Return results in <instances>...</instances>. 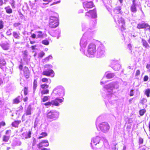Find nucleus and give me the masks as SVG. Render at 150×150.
Returning a JSON list of instances; mask_svg holds the SVG:
<instances>
[{
  "instance_id": "774afa93",
  "label": "nucleus",
  "mask_w": 150,
  "mask_h": 150,
  "mask_svg": "<svg viewBox=\"0 0 150 150\" xmlns=\"http://www.w3.org/2000/svg\"><path fill=\"white\" fill-rule=\"evenodd\" d=\"M60 2V0H59L58 1H56L55 2H54L51 5H54L56 4H58V3H59V2Z\"/></svg>"
},
{
  "instance_id": "69168bd1",
  "label": "nucleus",
  "mask_w": 150,
  "mask_h": 150,
  "mask_svg": "<svg viewBox=\"0 0 150 150\" xmlns=\"http://www.w3.org/2000/svg\"><path fill=\"white\" fill-rule=\"evenodd\" d=\"M19 68L20 70H22L23 68V65L22 64H21L19 65Z\"/></svg>"
},
{
  "instance_id": "aec40b11",
  "label": "nucleus",
  "mask_w": 150,
  "mask_h": 150,
  "mask_svg": "<svg viewBox=\"0 0 150 150\" xmlns=\"http://www.w3.org/2000/svg\"><path fill=\"white\" fill-rule=\"evenodd\" d=\"M24 74L26 79L29 78L30 76L29 71L28 68L25 67L23 69Z\"/></svg>"
},
{
  "instance_id": "1a4fd4ad",
  "label": "nucleus",
  "mask_w": 150,
  "mask_h": 150,
  "mask_svg": "<svg viewBox=\"0 0 150 150\" xmlns=\"http://www.w3.org/2000/svg\"><path fill=\"white\" fill-rule=\"evenodd\" d=\"M86 33H85L83 35L82 38H81L80 45L81 47L80 50L82 53V51H84L83 49L85 48L88 44V41L86 38Z\"/></svg>"
},
{
  "instance_id": "8fccbe9b",
  "label": "nucleus",
  "mask_w": 150,
  "mask_h": 150,
  "mask_svg": "<svg viewBox=\"0 0 150 150\" xmlns=\"http://www.w3.org/2000/svg\"><path fill=\"white\" fill-rule=\"evenodd\" d=\"M145 28L147 29L150 30V26L148 25L147 23H145L144 26V28Z\"/></svg>"
},
{
  "instance_id": "338daca9",
  "label": "nucleus",
  "mask_w": 150,
  "mask_h": 150,
  "mask_svg": "<svg viewBox=\"0 0 150 150\" xmlns=\"http://www.w3.org/2000/svg\"><path fill=\"white\" fill-rule=\"evenodd\" d=\"M4 4L3 0H0V6H2Z\"/></svg>"
},
{
  "instance_id": "4be33fe9",
  "label": "nucleus",
  "mask_w": 150,
  "mask_h": 150,
  "mask_svg": "<svg viewBox=\"0 0 150 150\" xmlns=\"http://www.w3.org/2000/svg\"><path fill=\"white\" fill-rule=\"evenodd\" d=\"M53 73L54 71L52 70L49 69L44 71L43 72L42 74L44 75L50 76Z\"/></svg>"
},
{
  "instance_id": "c03bdc74",
  "label": "nucleus",
  "mask_w": 150,
  "mask_h": 150,
  "mask_svg": "<svg viewBox=\"0 0 150 150\" xmlns=\"http://www.w3.org/2000/svg\"><path fill=\"white\" fill-rule=\"evenodd\" d=\"M48 85L47 84H42L41 85V87L43 89L47 88L48 87Z\"/></svg>"
},
{
  "instance_id": "2eb2a0df",
  "label": "nucleus",
  "mask_w": 150,
  "mask_h": 150,
  "mask_svg": "<svg viewBox=\"0 0 150 150\" xmlns=\"http://www.w3.org/2000/svg\"><path fill=\"white\" fill-rule=\"evenodd\" d=\"M85 16L88 17H91L92 18H95L97 16L96 10L94 9L87 12L86 13Z\"/></svg>"
},
{
  "instance_id": "bf43d9fd",
  "label": "nucleus",
  "mask_w": 150,
  "mask_h": 150,
  "mask_svg": "<svg viewBox=\"0 0 150 150\" xmlns=\"http://www.w3.org/2000/svg\"><path fill=\"white\" fill-rule=\"evenodd\" d=\"M20 25V23H16L14 24V26L16 27L19 26Z\"/></svg>"
},
{
  "instance_id": "a19ab883",
  "label": "nucleus",
  "mask_w": 150,
  "mask_h": 150,
  "mask_svg": "<svg viewBox=\"0 0 150 150\" xmlns=\"http://www.w3.org/2000/svg\"><path fill=\"white\" fill-rule=\"evenodd\" d=\"M50 97L49 96H45L42 98L43 102H45L48 100Z\"/></svg>"
},
{
  "instance_id": "ea45409f",
  "label": "nucleus",
  "mask_w": 150,
  "mask_h": 150,
  "mask_svg": "<svg viewBox=\"0 0 150 150\" xmlns=\"http://www.w3.org/2000/svg\"><path fill=\"white\" fill-rule=\"evenodd\" d=\"M42 81L43 82H46L47 83V82H49L50 83L51 82L50 80V79L49 80V81L48 80V79H47L46 78H45L42 79Z\"/></svg>"
},
{
  "instance_id": "a878e982",
  "label": "nucleus",
  "mask_w": 150,
  "mask_h": 150,
  "mask_svg": "<svg viewBox=\"0 0 150 150\" xmlns=\"http://www.w3.org/2000/svg\"><path fill=\"white\" fill-rule=\"evenodd\" d=\"M20 33H17L16 32L14 31L13 33V35L14 37L18 39L20 38Z\"/></svg>"
},
{
  "instance_id": "2f4dec72",
  "label": "nucleus",
  "mask_w": 150,
  "mask_h": 150,
  "mask_svg": "<svg viewBox=\"0 0 150 150\" xmlns=\"http://www.w3.org/2000/svg\"><path fill=\"white\" fill-rule=\"evenodd\" d=\"M150 89L148 88L145 90L144 92V94L146 95L147 97H150Z\"/></svg>"
},
{
  "instance_id": "c85d7f7f",
  "label": "nucleus",
  "mask_w": 150,
  "mask_h": 150,
  "mask_svg": "<svg viewBox=\"0 0 150 150\" xmlns=\"http://www.w3.org/2000/svg\"><path fill=\"white\" fill-rule=\"evenodd\" d=\"M103 144L104 146L106 148H108L109 147V145L108 143V142L107 141V140L106 139H104L103 140V141H102V142H101V146H103Z\"/></svg>"
},
{
  "instance_id": "09e8293b",
  "label": "nucleus",
  "mask_w": 150,
  "mask_h": 150,
  "mask_svg": "<svg viewBox=\"0 0 150 150\" xmlns=\"http://www.w3.org/2000/svg\"><path fill=\"white\" fill-rule=\"evenodd\" d=\"M127 47L128 49L132 52V47L131 44H129L128 45Z\"/></svg>"
},
{
  "instance_id": "f3484780",
  "label": "nucleus",
  "mask_w": 150,
  "mask_h": 150,
  "mask_svg": "<svg viewBox=\"0 0 150 150\" xmlns=\"http://www.w3.org/2000/svg\"><path fill=\"white\" fill-rule=\"evenodd\" d=\"M31 132L30 131L28 132H26L22 134L21 137L23 139H26L31 137Z\"/></svg>"
},
{
  "instance_id": "58836bf2",
  "label": "nucleus",
  "mask_w": 150,
  "mask_h": 150,
  "mask_svg": "<svg viewBox=\"0 0 150 150\" xmlns=\"http://www.w3.org/2000/svg\"><path fill=\"white\" fill-rule=\"evenodd\" d=\"M42 43L45 45H48L49 44V41L46 40H43L42 41Z\"/></svg>"
},
{
  "instance_id": "20e7f679",
  "label": "nucleus",
  "mask_w": 150,
  "mask_h": 150,
  "mask_svg": "<svg viewBox=\"0 0 150 150\" xmlns=\"http://www.w3.org/2000/svg\"><path fill=\"white\" fill-rule=\"evenodd\" d=\"M97 22L96 20H94L91 21L89 23V25L83 23L82 24V30L83 31H86L88 32H90L92 30H93L95 27Z\"/></svg>"
},
{
  "instance_id": "a211bd4d",
  "label": "nucleus",
  "mask_w": 150,
  "mask_h": 150,
  "mask_svg": "<svg viewBox=\"0 0 150 150\" xmlns=\"http://www.w3.org/2000/svg\"><path fill=\"white\" fill-rule=\"evenodd\" d=\"M49 146V143L47 140H44L41 142L38 145V148H41L42 146Z\"/></svg>"
},
{
  "instance_id": "f03ea898",
  "label": "nucleus",
  "mask_w": 150,
  "mask_h": 150,
  "mask_svg": "<svg viewBox=\"0 0 150 150\" xmlns=\"http://www.w3.org/2000/svg\"><path fill=\"white\" fill-rule=\"evenodd\" d=\"M102 117L99 116L96 121V126L97 129L101 130L103 133H106L109 131L110 127L108 122H104L99 123V122L101 120Z\"/></svg>"
},
{
  "instance_id": "79ce46f5",
  "label": "nucleus",
  "mask_w": 150,
  "mask_h": 150,
  "mask_svg": "<svg viewBox=\"0 0 150 150\" xmlns=\"http://www.w3.org/2000/svg\"><path fill=\"white\" fill-rule=\"evenodd\" d=\"M4 23L3 21L1 20H0V30L3 29L4 27Z\"/></svg>"
},
{
  "instance_id": "c756f323",
  "label": "nucleus",
  "mask_w": 150,
  "mask_h": 150,
  "mask_svg": "<svg viewBox=\"0 0 150 150\" xmlns=\"http://www.w3.org/2000/svg\"><path fill=\"white\" fill-rule=\"evenodd\" d=\"M36 33L38 34L37 35L38 38H42L43 37V34L42 31H37L36 32Z\"/></svg>"
},
{
  "instance_id": "052dcab7",
  "label": "nucleus",
  "mask_w": 150,
  "mask_h": 150,
  "mask_svg": "<svg viewBox=\"0 0 150 150\" xmlns=\"http://www.w3.org/2000/svg\"><path fill=\"white\" fill-rule=\"evenodd\" d=\"M130 96H132L134 95V92L133 90H131L130 92Z\"/></svg>"
},
{
  "instance_id": "0eeeda50",
  "label": "nucleus",
  "mask_w": 150,
  "mask_h": 150,
  "mask_svg": "<svg viewBox=\"0 0 150 150\" xmlns=\"http://www.w3.org/2000/svg\"><path fill=\"white\" fill-rule=\"evenodd\" d=\"M59 24L58 18L56 16H51L49 21V26L51 28H55Z\"/></svg>"
},
{
  "instance_id": "e433bc0d",
  "label": "nucleus",
  "mask_w": 150,
  "mask_h": 150,
  "mask_svg": "<svg viewBox=\"0 0 150 150\" xmlns=\"http://www.w3.org/2000/svg\"><path fill=\"white\" fill-rule=\"evenodd\" d=\"M49 93V91L47 89L42 90L41 91V93L42 95L43 94H47Z\"/></svg>"
},
{
  "instance_id": "4d7b16f0",
  "label": "nucleus",
  "mask_w": 150,
  "mask_h": 150,
  "mask_svg": "<svg viewBox=\"0 0 150 150\" xmlns=\"http://www.w3.org/2000/svg\"><path fill=\"white\" fill-rule=\"evenodd\" d=\"M143 139L142 138H140L139 139V144H141L143 143Z\"/></svg>"
},
{
  "instance_id": "3c124183",
  "label": "nucleus",
  "mask_w": 150,
  "mask_h": 150,
  "mask_svg": "<svg viewBox=\"0 0 150 150\" xmlns=\"http://www.w3.org/2000/svg\"><path fill=\"white\" fill-rule=\"evenodd\" d=\"M45 55V53L44 52H41L39 53L38 55L39 57L42 58Z\"/></svg>"
},
{
  "instance_id": "37998d69",
  "label": "nucleus",
  "mask_w": 150,
  "mask_h": 150,
  "mask_svg": "<svg viewBox=\"0 0 150 150\" xmlns=\"http://www.w3.org/2000/svg\"><path fill=\"white\" fill-rule=\"evenodd\" d=\"M146 112V110L144 109L141 110L139 111L140 115L141 116L143 115Z\"/></svg>"
},
{
  "instance_id": "e2e57ef3",
  "label": "nucleus",
  "mask_w": 150,
  "mask_h": 150,
  "mask_svg": "<svg viewBox=\"0 0 150 150\" xmlns=\"http://www.w3.org/2000/svg\"><path fill=\"white\" fill-rule=\"evenodd\" d=\"M31 37L33 38L34 39L36 37V35L35 34L33 33L31 35Z\"/></svg>"
},
{
  "instance_id": "393cba45",
  "label": "nucleus",
  "mask_w": 150,
  "mask_h": 150,
  "mask_svg": "<svg viewBox=\"0 0 150 150\" xmlns=\"http://www.w3.org/2000/svg\"><path fill=\"white\" fill-rule=\"evenodd\" d=\"M105 75L106 77L108 79H111L114 76V74L113 73H111L109 72H107L105 73Z\"/></svg>"
},
{
  "instance_id": "6e6552de",
  "label": "nucleus",
  "mask_w": 150,
  "mask_h": 150,
  "mask_svg": "<svg viewBox=\"0 0 150 150\" xmlns=\"http://www.w3.org/2000/svg\"><path fill=\"white\" fill-rule=\"evenodd\" d=\"M59 112L55 110H51L47 114V119L51 120V121L55 120L57 119L59 116Z\"/></svg>"
},
{
  "instance_id": "4468645a",
  "label": "nucleus",
  "mask_w": 150,
  "mask_h": 150,
  "mask_svg": "<svg viewBox=\"0 0 150 150\" xmlns=\"http://www.w3.org/2000/svg\"><path fill=\"white\" fill-rule=\"evenodd\" d=\"M64 98L60 99L58 98H56L54 100H52V106L53 105L56 106H59L60 103H61L64 101Z\"/></svg>"
},
{
  "instance_id": "bb28decb",
  "label": "nucleus",
  "mask_w": 150,
  "mask_h": 150,
  "mask_svg": "<svg viewBox=\"0 0 150 150\" xmlns=\"http://www.w3.org/2000/svg\"><path fill=\"white\" fill-rule=\"evenodd\" d=\"M10 135H4L2 137V140L5 142H8L9 139Z\"/></svg>"
},
{
  "instance_id": "9d476101",
  "label": "nucleus",
  "mask_w": 150,
  "mask_h": 150,
  "mask_svg": "<svg viewBox=\"0 0 150 150\" xmlns=\"http://www.w3.org/2000/svg\"><path fill=\"white\" fill-rule=\"evenodd\" d=\"M105 50L104 45L100 44L98 47L97 51L96 57L98 58H100L103 57L105 53Z\"/></svg>"
},
{
  "instance_id": "7c9ffc66",
  "label": "nucleus",
  "mask_w": 150,
  "mask_h": 150,
  "mask_svg": "<svg viewBox=\"0 0 150 150\" xmlns=\"http://www.w3.org/2000/svg\"><path fill=\"white\" fill-rule=\"evenodd\" d=\"M6 12L8 13H11L12 12V9L8 6L5 7L4 8Z\"/></svg>"
},
{
  "instance_id": "49530a36",
  "label": "nucleus",
  "mask_w": 150,
  "mask_h": 150,
  "mask_svg": "<svg viewBox=\"0 0 150 150\" xmlns=\"http://www.w3.org/2000/svg\"><path fill=\"white\" fill-rule=\"evenodd\" d=\"M45 106H52V101L48 102H47L44 104Z\"/></svg>"
},
{
  "instance_id": "de8ad7c7",
  "label": "nucleus",
  "mask_w": 150,
  "mask_h": 150,
  "mask_svg": "<svg viewBox=\"0 0 150 150\" xmlns=\"http://www.w3.org/2000/svg\"><path fill=\"white\" fill-rule=\"evenodd\" d=\"M11 29H9L6 32V34L7 35H11Z\"/></svg>"
},
{
  "instance_id": "72a5a7b5",
  "label": "nucleus",
  "mask_w": 150,
  "mask_h": 150,
  "mask_svg": "<svg viewBox=\"0 0 150 150\" xmlns=\"http://www.w3.org/2000/svg\"><path fill=\"white\" fill-rule=\"evenodd\" d=\"M20 96H19L14 99L13 100V103L16 104L20 102Z\"/></svg>"
},
{
  "instance_id": "603ef678",
  "label": "nucleus",
  "mask_w": 150,
  "mask_h": 150,
  "mask_svg": "<svg viewBox=\"0 0 150 150\" xmlns=\"http://www.w3.org/2000/svg\"><path fill=\"white\" fill-rule=\"evenodd\" d=\"M6 64V62L4 59L1 60L0 61V64H2L3 65H5Z\"/></svg>"
},
{
  "instance_id": "5fc2aeb1",
  "label": "nucleus",
  "mask_w": 150,
  "mask_h": 150,
  "mask_svg": "<svg viewBox=\"0 0 150 150\" xmlns=\"http://www.w3.org/2000/svg\"><path fill=\"white\" fill-rule=\"evenodd\" d=\"M140 74V71L139 70H137L136 71V73L135 74V76H138Z\"/></svg>"
},
{
  "instance_id": "ddd939ff",
  "label": "nucleus",
  "mask_w": 150,
  "mask_h": 150,
  "mask_svg": "<svg viewBox=\"0 0 150 150\" xmlns=\"http://www.w3.org/2000/svg\"><path fill=\"white\" fill-rule=\"evenodd\" d=\"M83 6L86 10H88V9L92 8L93 6V4L91 1H86L83 2Z\"/></svg>"
},
{
  "instance_id": "680f3d73",
  "label": "nucleus",
  "mask_w": 150,
  "mask_h": 150,
  "mask_svg": "<svg viewBox=\"0 0 150 150\" xmlns=\"http://www.w3.org/2000/svg\"><path fill=\"white\" fill-rule=\"evenodd\" d=\"M5 125V123L4 122L2 121L0 122V125L1 126H4Z\"/></svg>"
},
{
  "instance_id": "c9c22d12",
  "label": "nucleus",
  "mask_w": 150,
  "mask_h": 150,
  "mask_svg": "<svg viewBox=\"0 0 150 150\" xmlns=\"http://www.w3.org/2000/svg\"><path fill=\"white\" fill-rule=\"evenodd\" d=\"M37 86V82L36 79H35L33 82V89L35 91L36 89Z\"/></svg>"
},
{
  "instance_id": "412c9836",
  "label": "nucleus",
  "mask_w": 150,
  "mask_h": 150,
  "mask_svg": "<svg viewBox=\"0 0 150 150\" xmlns=\"http://www.w3.org/2000/svg\"><path fill=\"white\" fill-rule=\"evenodd\" d=\"M136 4L135 0H133L132 4L131 7V10L132 12L136 13L137 11V8L136 7Z\"/></svg>"
},
{
  "instance_id": "f704fd0d",
  "label": "nucleus",
  "mask_w": 150,
  "mask_h": 150,
  "mask_svg": "<svg viewBox=\"0 0 150 150\" xmlns=\"http://www.w3.org/2000/svg\"><path fill=\"white\" fill-rule=\"evenodd\" d=\"M145 23H143L142 24L139 23L137 25V28L139 29L144 28Z\"/></svg>"
},
{
  "instance_id": "6e6d98bb",
  "label": "nucleus",
  "mask_w": 150,
  "mask_h": 150,
  "mask_svg": "<svg viewBox=\"0 0 150 150\" xmlns=\"http://www.w3.org/2000/svg\"><path fill=\"white\" fill-rule=\"evenodd\" d=\"M11 133V130H6V135H10V134Z\"/></svg>"
},
{
  "instance_id": "f257e3e1",
  "label": "nucleus",
  "mask_w": 150,
  "mask_h": 150,
  "mask_svg": "<svg viewBox=\"0 0 150 150\" xmlns=\"http://www.w3.org/2000/svg\"><path fill=\"white\" fill-rule=\"evenodd\" d=\"M119 87L118 83L116 82L110 83L104 86L105 91L107 93L105 96H103L105 99L110 103H114L117 102V97L112 94L113 89H117Z\"/></svg>"
},
{
  "instance_id": "473e14b6",
  "label": "nucleus",
  "mask_w": 150,
  "mask_h": 150,
  "mask_svg": "<svg viewBox=\"0 0 150 150\" xmlns=\"http://www.w3.org/2000/svg\"><path fill=\"white\" fill-rule=\"evenodd\" d=\"M52 58V56L50 55L48 56V57H46L45 59H44L43 60L44 62H48L50 59H51Z\"/></svg>"
},
{
  "instance_id": "b1692460",
  "label": "nucleus",
  "mask_w": 150,
  "mask_h": 150,
  "mask_svg": "<svg viewBox=\"0 0 150 150\" xmlns=\"http://www.w3.org/2000/svg\"><path fill=\"white\" fill-rule=\"evenodd\" d=\"M142 42L143 46L146 48H148L150 47V46L148 44L147 42L144 39H142Z\"/></svg>"
},
{
  "instance_id": "9b49d317",
  "label": "nucleus",
  "mask_w": 150,
  "mask_h": 150,
  "mask_svg": "<svg viewBox=\"0 0 150 150\" xmlns=\"http://www.w3.org/2000/svg\"><path fill=\"white\" fill-rule=\"evenodd\" d=\"M102 140H101L100 138L98 136L93 137L91 139V142L90 143L91 147L93 149V145H96L98 144L101 143Z\"/></svg>"
},
{
  "instance_id": "dca6fc26",
  "label": "nucleus",
  "mask_w": 150,
  "mask_h": 150,
  "mask_svg": "<svg viewBox=\"0 0 150 150\" xmlns=\"http://www.w3.org/2000/svg\"><path fill=\"white\" fill-rule=\"evenodd\" d=\"M0 45L3 49L5 50H8L10 47V44L7 42L1 43Z\"/></svg>"
},
{
  "instance_id": "a18cd8bd",
  "label": "nucleus",
  "mask_w": 150,
  "mask_h": 150,
  "mask_svg": "<svg viewBox=\"0 0 150 150\" xmlns=\"http://www.w3.org/2000/svg\"><path fill=\"white\" fill-rule=\"evenodd\" d=\"M43 1L45 2V3H41V4H47L49 2H51L52 0H42Z\"/></svg>"
},
{
  "instance_id": "f8f14e48",
  "label": "nucleus",
  "mask_w": 150,
  "mask_h": 150,
  "mask_svg": "<svg viewBox=\"0 0 150 150\" xmlns=\"http://www.w3.org/2000/svg\"><path fill=\"white\" fill-rule=\"evenodd\" d=\"M111 67L115 71H118L120 69L121 66L117 61L113 60L111 62Z\"/></svg>"
},
{
  "instance_id": "6ab92c4d",
  "label": "nucleus",
  "mask_w": 150,
  "mask_h": 150,
  "mask_svg": "<svg viewBox=\"0 0 150 150\" xmlns=\"http://www.w3.org/2000/svg\"><path fill=\"white\" fill-rule=\"evenodd\" d=\"M32 108L30 105H29L27 109L25 110V113H24L22 116V118L24 117L25 116L30 115L31 114V110Z\"/></svg>"
},
{
  "instance_id": "423d86ee",
  "label": "nucleus",
  "mask_w": 150,
  "mask_h": 150,
  "mask_svg": "<svg viewBox=\"0 0 150 150\" xmlns=\"http://www.w3.org/2000/svg\"><path fill=\"white\" fill-rule=\"evenodd\" d=\"M115 22L118 25V27L121 30L124 29V28L125 21L121 16H119L118 14H116L114 16Z\"/></svg>"
},
{
  "instance_id": "cd10ccee",
  "label": "nucleus",
  "mask_w": 150,
  "mask_h": 150,
  "mask_svg": "<svg viewBox=\"0 0 150 150\" xmlns=\"http://www.w3.org/2000/svg\"><path fill=\"white\" fill-rule=\"evenodd\" d=\"M21 122V120L16 121L14 122H12V125L13 126L17 127H18V125Z\"/></svg>"
},
{
  "instance_id": "13d9d810",
  "label": "nucleus",
  "mask_w": 150,
  "mask_h": 150,
  "mask_svg": "<svg viewBox=\"0 0 150 150\" xmlns=\"http://www.w3.org/2000/svg\"><path fill=\"white\" fill-rule=\"evenodd\" d=\"M148 76H145L144 78V81H147L148 80Z\"/></svg>"
},
{
  "instance_id": "4c0bfd02",
  "label": "nucleus",
  "mask_w": 150,
  "mask_h": 150,
  "mask_svg": "<svg viewBox=\"0 0 150 150\" xmlns=\"http://www.w3.org/2000/svg\"><path fill=\"white\" fill-rule=\"evenodd\" d=\"M41 136L39 137V139H40L42 138L45 137L47 136V134L46 132H42L41 134Z\"/></svg>"
},
{
  "instance_id": "5701e85b",
  "label": "nucleus",
  "mask_w": 150,
  "mask_h": 150,
  "mask_svg": "<svg viewBox=\"0 0 150 150\" xmlns=\"http://www.w3.org/2000/svg\"><path fill=\"white\" fill-rule=\"evenodd\" d=\"M121 10V7L118 6L116 7L114 9L113 11L115 13L117 14L120 13L121 14L122 13V12Z\"/></svg>"
},
{
  "instance_id": "7ed1b4c3",
  "label": "nucleus",
  "mask_w": 150,
  "mask_h": 150,
  "mask_svg": "<svg viewBox=\"0 0 150 150\" xmlns=\"http://www.w3.org/2000/svg\"><path fill=\"white\" fill-rule=\"evenodd\" d=\"M96 52V45L93 43H91L88 45L87 51H82V53L88 57H95Z\"/></svg>"
},
{
  "instance_id": "0e129e2a",
  "label": "nucleus",
  "mask_w": 150,
  "mask_h": 150,
  "mask_svg": "<svg viewBox=\"0 0 150 150\" xmlns=\"http://www.w3.org/2000/svg\"><path fill=\"white\" fill-rule=\"evenodd\" d=\"M146 67L148 69L149 71H150V64H147Z\"/></svg>"
},
{
  "instance_id": "39448f33",
  "label": "nucleus",
  "mask_w": 150,
  "mask_h": 150,
  "mask_svg": "<svg viewBox=\"0 0 150 150\" xmlns=\"http://www.w3.org/2000/svg\"><path fill=\"white\" fill-rule=\"evenodd\" d=\"M64 89L63 86H61L56 87L53 89L52 93V95H54L56 97H62L64 96Z\"/></svg>"
},
{
  "instance_id": "864d4df0",
  "label": "nucleus",
  "mask_w": 150,
  "mask_h": 150,
  "mask_svg": "<svg viewBox=\"0 0 150 150\" xmlns=\"http://www.w3.org/2000/svg\"><path fill=\"white\" fill-rule=\"evenodd\" d=\"M147 100L146 98H143L141 100L142 103V104H144V103H146L147 102Z\"/></svg>"
}]
</instances>
